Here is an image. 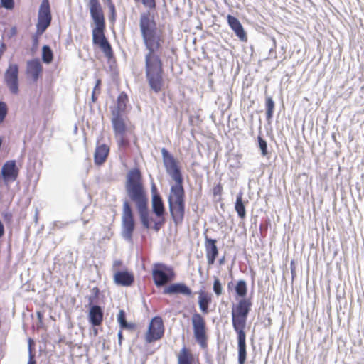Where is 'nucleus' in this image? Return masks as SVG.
<instances>
[{
	"mask_svg": "<svg viewBox=\"0 0 364 364\" xmlns=\"http://www.w3.org/2000/svg\"><path fill=\"white\" fill-rule=\"evenodd\" d=\"M88 318L90 323L94 326H97L102 324L103 321V311L100 306L93 305L90 307Z\"/></svg>",
	"mask_w": 364,
	"mask_h": 364,
	"instance_id": "22",
	"label": "nucleus"
},
{
	"mask_svg": "<svg viewBox=\"0 0 364 364\" xmlns=\"http://www.w3.org/2000/svg\"><path fill=\"white\" fill-rule=\"evenodd\" d=\"M175 183L171 186L168 197V203L185 202V191L183 186V178L173 179Z\"/></svg>",
	"mask_w": 364,
	"mask_h": 364,
	"instance_id": "11",
	"label": "nucleus"
},
{
	"mask_svg": "<svg viewBox=\"0 0 364 364\" xmlns=\"http://www.w3.org/2000/svg\"><path fill=\"white\" fill-rule=\"evenodd\" d=\"M4 234V229H0V237Z\"/></svg>",
	"mask_w": 364,
	"mask_h": 364,
	"instance_id": "51",
	"label": "nucleus"
},
{
	"mask_svg": "<svg viewBox=\"0 0 364 364\" xmlns=\"http://www.w3.org/2000/svg\"><path fill=\"white\" fill-rule=\"evenodd\" d=\"M5 50H6V46H5L4 43H2V44L1 45V53H3Z\"/></svg>",
	"mask_w": 364,
	"mask_h": 364,
	"instance_id": "50",
	"label": "nucleus"
},
{
	"mask_svg": "<svg viewBox=\"0 0 364 364\" xmlns=\"http://www.w3.org/2000/svg\"><path fill=\"white\" fill-rule=\"evenodd\" d=\"M290 267H291V272L292 277H294L296 274V267H295L294 261L291 262Z\"/></svg>",
	"mask_w": 364,
	"mask_h": 364,
	"instance_id": "43",
	"label": "nucleus"
},
{
	"mask_svg": "<svg viewBox=\"0 0 364 364\" xmlns=\"http://www.w3.org/2000/svg\"><path fill=\"white\" fill-rule=\"evenodd\" d=\"M109 153V148L106 144L97 146L94 154V161L95 164L102 165L107 159Z\"/></svg>",
	"mask_w": 364,
	"mask_h": 364,
	"instance_id": "24",
	"label": "nucleus"
},
{
	"mask_svg": "<svg viewBox=\"0 0 364 364\" xmlns=\"http://www.w3.org/2000/svg\"><path fill=\"white\" fill-rule=\"evenodd\" d=\"M7 114V106L5 102H0V124L3 122Z\"/></svg>",
	"mask_w": 364,
	"mask_h": 364,
	"instance_id": "35",
	"label": "nucleus"
},
{
	"mask_svg": "<svg viewBox=\"0 0 364 364\" xmlns=\"http://www.w3.org/2000/svg\"><path fill=\"white\" fill-rule=\"evenodd\" d=\"M139 28L148 52L144 56L146 80L150 90L159 93L164 87V68L161 57L156 53L161 48L163 39L157 31L156 23L149 12L140 15Z\"/></svg>",
	"mask_w": 364,
	"mask_h": 364,
	"instance_id": "1",
	"label": "nucleus"
},
{
	"mask_svg": "<svg viewBox=\"0 0 364 364\" xmlns=\"http://www.w3.org/2000/svg\"><path fill=\"white\" fill-rule=\"evenodd\" d=\"M235 289L237 296L241 298L235 304H237L242 299H250V301L252 302L250 298H245L247 293V287L245 280L238 281L235 285Z\"/></svg>",
	"mask_w": 364,
	"mask_h": 364,
	"instance_id": "28",
	"label": "nucleus"
},
{
	"mask_svg": "<svg viewBox=\"0 0 364 364\" xmlns=\"http://www.w3.org/2000/svg\"><path fill=\"white\" fill-rule=\"evenodd\" d=\"M98 46L107 58L110 59L113 57L112 46L106 38L105 34L101 33V39L100 40Z\"/></svg>",
	"mask_w": 364,
	"mask_h": 364,
	"instance_id": "27",
	"label": "nucleus"
},
{
	"mask_svg": "<svg viewBox=\"0 0 364 364\" xmlns=\"http://www.w3.org/2000/svg\"><path fill=\"white\" fill-rule=\"evenodd\" d=\"M43 70L42 65L38 59H33L27 63V73L30 75L33 81H37Z\"/></svg>",
	"mask_w": 364,
	"mask_h": 364,
	"instance_id": "23",
	"label": "nucleus"
},
{
	"mask_svg": "<svg viewBox=\"0 0 364 364\" xmlns=\"http://www.w3.org/2000/svg\"><path fill=\"white\" fill-rule=\"evenodd\" d=\"M0 228H4V225H3V224H2L1 220H0Z\"/></svg>",
	"mask_w": 364,
	"mask_h": 364,
	"instance_id": "53",
	"label": "nucleus"
},
{
	"mask_svg": "<svg viewBox=\"0 0 364 364\" xmlns=\"http://www.w3.org/2000/svg\"><path fill=\"white\" fill-rule=\"evenodd\" d=\"M193 336L201 348L208 346L207 326L205 318L199 313H194L191 317Z\"/></svg>",
	"mask_w": 364,
	"mask_h": 364,
	"instance_id": "4",
	"label": "nucleus"
},
{
	"mask_svg": "<svg viewBox=\"0 0 364 364\" xmlns=\"http://www.w3.org/2000/svg\"><path fill=\"white\" fill-rule=\"evenodd\" d=\"M213 289L216 296H219L223 293V287L220 279L218 277H215L213 282Z\"/></svg>",
	"mask_w": 364,
	"mask_h": 364,
	"instance_id": "34",
	"label": "nucleus"
},
{
	"mask_svg": "<svg viewBox=\"0 0 364 364\" xmlns=\"http://www.w3.org/2000/svg\"><path fill=\"white\" fill-rule=\"evenodd\" d=\"M89 6L90 16L95 25L94 34L98 31L102 33V30H105V21L101 5L98 0H90Z\"/></svg>",
	"mask_w": 364,
	"mask_h": 364,
	"instance_id": "8",
	"label": "nucleus"
},
{
	"mask_svg": "<svg viewBox=\"0 0 364 364\" xmlns=\"http://www.w3.org/2000/svg\"><path fill=\"white\" fill-rule=\"evenodd\" d=\"M164 334V326L163 320L160 316L154 317L149 326L147 332L145 334V340L150 343L161 339Z\"/></svg>",
	"mask_w": 364,
	"mask_h": 364,
	"instance_id": "7",
	"label": "nucleus"
},
{
	"mask_svg": "<svg viewBox=\"0 0 364 364\" xmlns=\"http://www.w3.org/2000/svg\"><path fill=\"white\" fill-rule=\"evenodd\" d=\"M141 181L140 171L138 168L130 170L127 176L126 191L130 199L136 203L144 228H149L148 200Z\"/></svg>",
	"mask_w": 364,
	"mask_h": 364,
	"instance_id": "3",
	"label": "nucleus"
},
{
	"mask_svg": "<svg viewBox=\"0 0 364 364\" xmlns=\"http://www.w3.org/2000/svg\"><path fill=\"white\" fill-rule=\"evenodd\" d=\"M228 23L241 41H247V37L240 21L231 15L228 16Z\"/></svg>",
	"mask_w": 364,
	"mask_h": 364,
	"instance_id": "19",
	"label": "nucleus"
},
{
	"mask_svg": "<svg viewBox=\"0 0 364 364\" xmlns=\"http://www.w3.org/2000/svg\"><path fill=\"white\" fill-rule=\"evenodd\" d=\"M243 192L240 191L236 197V201L235 203V209L238 215V216L241 218L245 217L246 210H245V202L242 199Z\"/></svg>",
	"mask_w": 364,
	"mask_h": 364,
	"instance_id": "26",
	"label": "nucleus"
},
{
	"mask_svg": "<svg viewBox=\"0 0 364 364\" xmlns=\"http://www.w3.org/2000/svg\"><path fill=\"white\" fill-rule=\"evenodd\" d=\"M178 364H194L195 358L191 350L186 347L181 348L178 355Z\"/></svg>",
	"mask_w": 364,
	"mask_h": 364,
	"instance_id": "25",
	"label": "nucleus"
},
{
	"mask_svg": "<svg viewBox=\"0 0 364 364\" xmlns=\"http://www.w3.org/2000/svg\"><path fill=\"white\" fill-rule=\"evenodd\" d=\"M117 136L118 137V143L120 146H126L128 145V141L124 139V135Z\"/></svg>",
	"mask_w": 364,
	"mask_h": 364,
	"instance_id": "41",
	"label": "nucleus"
},
{
	"mask_svg": "<svg viewBox=\"0 0 364 364\" xmlns=\"http://www.w3.org/2000/svg\"><path fill=\"white\" fill-rule=\"evenodd\" d=\"M118 339H119V345H121L122 339H123L122 331V330H120L119 331V333H118Z\"/></svg>",
	"mask_w": 364,
	"mask_h": 364,
	"instance_id": "47",
	"label": "nucleus"
},
{
	"mask_svg": "<svg viewBox=\"0 0 364 364\" xmlns=\"http://www.w3.org/2000/svg\"><path fill=\"white\" fill-rule=\"evenodd\" d=\"M252 306V302L250 299H242L237 304H233L231 309L232 325L237 335L238 364H245L247 358L245 328Z\"/></svg>",
	"mask_w": 364,
	"mask_h": 364,
	"instance_id": "2",
	"label": "nucleus"
},
{
	"mask_svg": "<svg viewBox=\"0 0 364 364\" xmlns=\"http://www.w3.org/2000/svg\"><path fill=\"white\" fill-rule=\"evenodd\" d=\"M108 7L110 12V19L112 21L115 20L116 18V10H115V6L112 2H109L108 4Z\"/></svg>",
	"mask_w": 364,
	"mask_h": 364,
	"instance_id": "39",
	"label": "nucleus"
},
{
	"mask_svg": "<svg viewBox=\"0 0 364 364\" xmlns=\"http://www.w3.org/2000/svg\"><path fill=\"white\" fill-rule=\"evenodd\" d=\"M114 282L117 285L129 287L134 282V276L128 271H118L114 274Z\"/></svg>",
	"mask_w": 364,
	"mask_h": 364,
	"instance_id": "18",
	"label": "nucleus"
},
{
	"mask_svg": "<svg viewBox=\"0 0 364 364\" xmlns=\"http://www.w3.org/2000/svg\"><path fill=\"white\" fill-rule=\"evenodd\" d=\"M33 341L29 339V350H30V358L28 364H36V360H34V355L31 353V344Z\"/></svg>",
	"mask_w": 364,
	"mask_h": 364,
	"instance_id": "40",
	"label": "nucleus"
},
{
	"mask_svg": "<svg viewBox=\"0 0 364 364\" xmlns=\"http://www.w3.org/2000/svg\"><path fill=\"white\" fill-rule=\"evenodd\" d=\"M266 116L267 119L270 120L273 117L274 102L271 97H266Z\"/></svg>",
	"mask_w": 364,
	"mask_h": 364,
	"instance_id": "31",
	"label": "nucleus"
},
{
	"mask_svg": "<svg viewBox=\"0 0 364 364\" xmlns=\"http://www.w3.org/2000/svg\"><path fill=\"white\" fill-rule=\"evenodd\" d=\"M127 96L124 93H121L117 98V108L114 111L122 112L125 109Z\"/></svg>",
	"mask_w": 364,
	"mask_h": 364,
	"instance_id": "32",
	"label": "nucleus"
},
{
	"mask_svg": "<svg viewBox=\"0 0 364 364\" xmlns=\"http://www.w3.org/2000/svg\"><path fill=\"white\" fill-rule=\"evenodd\" d=\"M222 190V187L220 185L216 186L213 188V193L214 195L220 194Z\"/></svg>",
	"mask_w": 364,
	"mask_h": 364,
	"instance_id": "44",
	"label": "nucleus"
},
{
	"mask_svg": "<svg viewBox=\"0 0 364 364\" xmlns=\"http://www.w3.org/2000/svg\"><path fill=\"white\" fill-rule=\"evenodd\" d=\"M151 191L152 195V211L159 218H163L165 213L164 205L162 198L158 193L156 186L154 183L151 185Z\"/></svg>",
	"mask_w": 364,
	"mask_h": 364,
	"instance_id": "12",
	"label": "nucleus"
},
{
	"mask_svg": "<svg viewBox=\"0 0 364 364\" xmlns=\"http://www.w3.org/2000/svg\"><path fill=\"white\" fill-rule=\"evenodd\" d=\"M135 1H141L143 5L146 7H148L151 9H154L156 7L155 0H134Z\"/></svg>",
	"mask_w": 364,
	"mask_h": 364,
	"instance_id": "37",
	"label": "nucleus"
},
{
	"mask_svg": "<svg viewBox=\"0 0 364 364\" xmlns=\"http://www.w3.org/2000/svg\"><path fill=\"white\" fill-rule=\"evenodd\" d=\"M105 30H102V33L105 34ZM101 39V33L98 31L94 34V28L92 29V42L94 44L99 45L100 40Z\"/></svg>",
	"mask_w": 364,
	"mask_h": 364,
	"instance_id": "38",
	"label": "nucleus"
},
{
	"mask_svg": "<svg viewBox=\"0 0 364 364\" xmlns=\"http://www.w3.org/2000/svg\"><path fill=\"white\" fill-rule=\"evenodd\" d=\"M107 1H108V4H109V2H112V1H111V0H107Z\"/></svg>",
	"mask_w": 364,
	"mask_h": 364,
	"instance_id": "55",
	"label": "nucleus"
},
{
	"mask_svg": "<svg viewBox=\"0 0 364 364\" xmlns=\"http://www.w3.org/2000/svg\"><path fill=\"white\" fill-rule=\"evenodd\" d=\"M38 317H41V313H39V312L38 313Z\"/></svg>",
	"mask_w": 364,
	"mask_h": 364,
	"instance_id": "54",
	"label": "nucleus"
},
{
	"mask_svg": "<svg viewBox=\"0 0 364 364\" xmlns=\"http://www.w3.org/2000/svg\"><path fill=\"white\" fill-rule=\"evenodd\" d=\"M3 8L11 10L14 7V0H0Z\"/></svg>",
	"mask_w": 364,
	"mask_h": 364,
	"instance_id": "36",
	"label": "nucleus"
},
{
	"mask_svg": "<svg viewBox=\"0 0 364 364\" xmlns=\"http://www.w3.org/2000/svg\"><path fill=\"white\" fill-rule=\"evenodd\" d=\"M92 291L94 294L95 297H98L100 293L99 289L97 287H94Z\"/></svg>",
	"mask_w": 364,
	"mask_h": 364,
	"instance_id": "46",
	"label": "nucleus"
},
{
	"mask_svg": "<svg viewBox=\"0 0 364 364\" xmlns=\"http://www.w3.org/2000/svg\"><path fill=\"white\" fill-rule=\"evenodd\" d=\"M112 124L116 136L125 134L126 124L119 111H112Z\"/></svg>",
	"mask_w": 364,
	"mask_h": 364,
	"instance_id": "20",
	"label": "nucleus"
},
{
	"mask_svg": "<svg viewBox=\"0 0 364 364\" xmlns=\"http://www.w3.org/2000/svg\"><path fill=\"white\" fill-rule=\"evenodd\" d=\"M96 93H94V91H92V101L95 102L97 100Z\"/></svg>",
	"mask_w": 364,
	"mask_h": 364,
	"instance_id": "49",
	"label": "nucleus"
},
{
	"mask_svg": "<svg viewBox=\"0 0 364 364\" xmlns=\"http://www.w3.org/2000/svg\"><path fill=\"white\" fill-rule=\"evenodd\" d=\"M258 146L261 151V154L262 156H266L268 155V147L267 141L261 136H257Z\"/></svg>",
	"mask_w": 364,
	"mask_h": 364,
	"instance_id": "33",
	"label": "nucleus"
},
{
	"mask_svg": "<svg viewBox=\"0 0 364 364\" xmlns=\"http://www.w3.org/2000/svg\"><path fill=\"white\" fill-rule=\"evenodd\" d=\"M198 294V304L200 310L203 314H208L209 306L213 301L212 294L205 289H200Z\"/></svg>",
	"mask_w": 364,
	"mask_h": 364,
	"instance_id": "17",
	"label": "nucleus"
},
{
	"mask_svg": "<svg viewBox=\"0 0 364 364\" xmlns=\"http://www.w3.org/2000/svg\"><path fill=\"white\" fill-rule=\"evenodd\" d=\"M161 154L164 166L166 173L172 179L182 178L180 168L178 166L177 161L174 157L168 152L166 148L161 149Z\"/></svg>",
	"mask_w": 364,
	"mask_h": 364,
	"instance_id": "9",
	"label": "nucleus"
},
{
	"mask_svg": "<svg viewBox=\"0 0 364 364\" xmlns=\"http://www.w3.org/2000/svg\"><path fill=\"white\" fill-rule=\"evenodd\" d=\"M5 82L12 94L18 92V67L16 64L10 65L5 72Z\"/></svg>",
	"mask_w": 364,
	"mask_h": 364,
	"instance_id": "10",
	"label": "nucleus"
},
{
	"mask_svg": "<svg viewBox=\"0 0 364 364\" xmlns=\"http://www.w3.org/2000/svg\"><path fill=\"white\" fill-rule=\"evenodd\" d=\"M18 175L15 160L7 161L1 168V176L4 181H14Z\"/></svg>",
	"mask_w": 364,
	"mask_h": 364,
	"instance_id": "15",
	"label": "nucleus"
},
{
	"mask_svg": "<svg viewBox=\"0 0 364 364\" xmlns=\"http://www.w3.org/2000/svg\"><path fill=\"white\" fill-rule=\"evenodd\" d=\"M161 225V223H156L154 228H158V227H157V225Z\"/></svg>",
	"mask_w": 364,
	"mask_h": 364,
	"instance_id": "52",
	"label": "nucleus"
},
{
	"mask_svg": "<svg viewBox=\"0 0 364 364\" xmlns=\"http://www.w3.org/2000/svg\"><path fill=\"white\" fill-rule=\"evenodd\" d=\"M52 16L48 0H42L38 14L37 33L42 35L50 25Z\"/></svg>",
	"mask_w": 364,
	"mask_h": 364,
	"instance_id": "6",
	"label": "nucleus"
},
{
	"mask_svg": "<svg viewBox=\"0 0 364 364\" xmlns=\"http://www.w3.org/2000/svg\"><path fill=\"white\" fill-rule=\"evenodd\" d=\"M100 85H101V80L100 79H97L96 80V83H95V87L93 89V91H94V93H100Z\"/></svg>",
	"mask_w": 364,
	"mask_h": 364,
	"instance_id": "42",
	"label": "nucleus"
},
{
	"mask_svg": "<svg viewBox=\"0 0 364 364\" xmlns=\"http://www.w3.org/2000/svg\"><path fill=\"white\" fill-rule=\"evenodd\" d=\"M122 228H134V220L132 208L128 201L123 203L122 215Z\"/></svg>",
	"mask_w": 364,
	"mask_h": 364,
	"instance_id": "21",
	"label": "nucleus"
},
{
	"mask_svg": "<svg viewBox=\"0 0 364 364\" xmlns=\"http://www.w3.org/2000/svg\"><path fill=\"white\" fill-rule=\"evenodd\" d=\"M152 279L156 287H162L175 278L173 268L162 263H155L152 269Z\"/></svg>",
	"mask_w": 364,
	"mask_h": 364,
	"instance_id": "5",
	"label": "nucleus"
},
{
	"mask_svg": "<svg viewBox=\"0 0 364 364\" xmlns=\"http://www.w3.org/2000/svg\"><path fill=\"white\" fill-rule=\"evenodd\" d=\"M4 218H5V220L9 221L11 218V213H5Z\"/></svg>",
	"mask_w": 364,
	"mask_h": 364,
	"instance_id": "48",
	"label": "nucleus"
},
{
	"mask_svg": "<svg viewBox=\"0 0 364 364\" xmlns=\"http://www.w3.org/2000/svg\"><path fill=\"white\" fill-rule=\"evenodd\" d=\"M53 58V53L48 46H43L42 48V60L44 63L48 64L51 63Z\"/></svg>",
	"mask_w": 364,
	"mask_h": 364,
	"instance_id": "30",
	"label": "nucleus"
},
{
	"mask_svg": "<svg viewBox=\"0 0 364 364\" xmlns=\"http://www.w3.org/2000/svg\"><path fill=\"white\" fill-rule=\"evenodd\" d=\"M134 229H131V228H129V229H126L125 231H124V235L128 238V239H130L131 238V236H132V230Z\"/></svg>",
	"mask_w": 364,
	"mask_h": 364,
	"instance_id": "45",
	"label": "nucleus"
},
{
	"mask_svg": "<svg viewBox=\"0 0 364 364\" xmlns=\"http://www.w3.org/2000/svg\"><path fill=\"white\" fill-rule=\"evenodd\" d=\"M216 243L217 240L215 239L209 238L206 235V233H205V247L206 258L209 265L215 264L216 257L218 255V250Z\"/></svg>",
	"mask_w": 364,
	"mask_h": 364,
	"instance_id": "14",
	"label": "nucleus"
},
{
	"mask_svg": "<svg viewBox=\"0 0 364 364\" xmlns=\"http://www.w3.org/2000/svg\"><path fill=\"white\" fill-rule=\"evenodd\" d=\"M168 208L175 225H178L184 218L185 202L168 203Z\"/></svg>",
	"mask_w": 364,
	"mask_h": 364,
	"instance_id": "16",
	"label": "nucleus"
},
{
	"mask_svg": "<svg viewBox=\"0 0 364 364\" xmlns=\"http://www.w3.org/2000/svg\"><path fill=\"white\" fill-rule=\"evenodd\" d=\"M117 321L122 329H132L133 326L128 323L126 320V314L124 310L121 309L117 315Z\"/></svg>",
	"mask_w": 364,
	"mask_h": 364,
	"instance_id": "29",
	"label": "nucleus"
},
{
	"mask_svg": "<svg viewBox=\"0 0 364 364\" xmlns=\"http://www.w3.org/2000/svg\"><path fill=\"white\" fill-rule=\"evenodd\" d=\"M163 294L167 295L181 294L189 297L192 296V290L184 283H173L166 287L163 290Z\"/></svg>",
	"mask_w": 364,
	"mask_h": 364,
	"instance_id": "13",
	"label": "nucleus"
}]
</instances>
